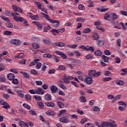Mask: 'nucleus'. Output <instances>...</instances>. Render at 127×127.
<instances>
[{
    "label": "nucleus",
    "instance_id": "obj_30",
    "mask_svg": "<svg viewBox=\"0 0 127 127\" xmlns=\"http://www.w3.org/2000/svg\"><path fill=\"white\" fill-rule=\"evenodd\" d=\"M111 18L113 20H116V19H118V15L116 13H112L111 14Z\"/></svg>",
    "mask_w": 127,
    "mask_h": 127
},
{
    "label": "nucleus",
    "instance_id": "obj_34",
    "mask_svg": "<svg viewBox=\"0 0 127 127\" xmlns=\"http://www.w3.org/2000/svg\"><path fill=\"white\" fill-rule=\"evenodd\" d=\"M52 58L56 63H58V62L60 61L59 58L58 57L54 55L52 56Z\"/></svg>",
    "mask_w": 127,
    "mask_h": 127
},
{
    "label": "nucleus",
    "instance_id": "obj_35",
    "mask_svg": "<svg viewBox=\"0 0 127 127\" xmlns=\"http://www.w3.org/2000/svg\"><path fill=\"white\" fill-rule=\"evenodd\" d=\"M20 73H21V74H22L25 78H29V75L28 74V73L24 72L23 71H21L20 72Z\"/></svg>",
    "mask_w": 127,
    "mask_h": 127
},
{
    "label": "nucleus",
    "instance_id": "obj_56",
    "mask_svg": "<svg viewBox=\"0 0 127 127\" xmlns=\"http://www.w3.org/2000/svg\"><path fill=\"white\" fill-rule=\"evenodd\" d=\"M35 4L37 5V7L41 9V3L39 2H35Z\"/></svg>",
    "mask_w": 127,
    "mask_h": 127
},
{
    "label": "nucleus",
    "instance_id": "obj_19",
    "mask_svg": "<svg viewBox=\"0 0 127 127\" xmlns=\"http://www.w3.org/2000/svg\"><path fill=\"white\" fill-rule=\"evenodd\" d=\"M96 43L98 46H103L105 44V42L103 40H97Z\"/></svg>",
    "mask_w": 127,
    "mask_h": 127
},
{
    "label": "nucleus",
    "instance_id": "obj_53",
    "mask_svg": "<svg viewBox=\"0 0 127 127\" xmlns=\"http://www.w3.org/2000/svg\"><path fill=\"white\" fill-rule=\"evenodd\" d=\"M29 93H30V94H32L33 95H34L35 94H37V91H36V89L33 90H30L29 91Z\"/></svg>",
    "mask_w": 127,
    "mask_h": 127
},
{
    "label": "nucleus",
    "instance_id": "obj_18",
    "mask_svg": "<svg viewBox=\"0 0 127 127\" xmlns=\"http://www.w3.org/2000/svg\"><path fill=\"white\" fill-rule=\"evenodd\" d=\"M92 38L94 40H97L100 38V37L99 36V34L96 33H94L92 34Z\"/></svg>",
    "mask_w": 127,
    "mask_h": 127
},
{
    "label": "nucleus",
    "instance_id": "obj_11",
    "mask_svg": "<svg viewBox=\"0 0 127 127\" xmlns=\"http://www.w3.org/2000/svg\"><path fill=\"white\" fill-rule=\"evenodd\" d=\"M51 91L53 94H55V93H57V92H58V88H57L55 85H53L51 87Z\"/></svg>",
    "mask_w": 127,
    "mask_h": 127
},
{
    "label": "nucleus",
    "instance_id": "obj_17",
    "mask_svg": "<svg viewBox=\"0 0 127 127\" xmlns=\"http://www.w3.org/2000/svg\"><path fill=\"white\" fill-rule=\"evenodd\" d=\"M112 23L115 28H118V29H121V27L119 26L120 25V24H119V21H113L112 22Z\"/></svg>",
    "mask_w": 127,
    "mask_h": 127
},
{
    "label": "nucleus",
    "instance_id": "obj_61",
    "mask_svg": "<svg viewBox=\"0 0 127 127\" xmlns=\"http://www.w3.org/2000/svg\"><path fill=\"white\" fill-rule=\"evenodd\" d=\"M30 73L33 75H36V74H37V71L36 70L31 69L30 70Z\"/></svg>",
    "mask_w": 127,
    "mask_h": 127
},
{
    "label": "nucleus",
    "instance_id": "obj_47",
    "mask_svg": "<svg viewBox=\"0 0 127 127\" xmlns=\"http://www.w3.org/2000/svg\"><path fill=\"white\" fill-rule=\"evenodd\" d=\"M63 81L64 83H65V84H69V83H70V80H69V79H68V77L67 78L64 77L63 79Z\"/></svg>",
    "mask_w": 127,
    "mask_h": 127
},
{
    "label": "nucleus",
    "instance_id": "obj_25",
    "mask_svg": "<svg viewBox=\"0 0 127 127\" xmlns=\"http://www.w3.org/2000/svg\"><path fill=\"white\" fill-rule=\"evenodd\" d=\"M17 94H18V96L20 98H23L24 97V94L23 92L21 90H18L16 91Z\"/></svg>",
    "mask_w": 127,
    "mask_h": 127
},
{
    "label": "nucleus",
    "instance_id": "obj_60",
    "mask_svg": "<svg viewBox=\"0 0 127 127\" xmlns=\"http://www.w3.org/2000/svg\"><path fill=\"white\" fill-rule=\"evenodd\" d=\"M25 124V122H23V121H20L19 124V126L20 127H24V125Z\"/></svg>",
    "mask_w": 127,
    "mask_h": 127
},
{
    "label": "nucleus",
    "instance_id": "obj_21",
    "mask_svg": "<svg viewBox=\"0 0 127 127\" xmlns=\"http://www.w3.org/2000/svg\"><path fill=\"white\" fill-rule=\"evenodd\" d=\"M62 83V81L60 80V83L59 84V87H60V88H62V89H63V90H64V91H66V90H67V87H66L65 86V85H64Z\"/></svg>",
    "mask_w": 127,
    "mask_h": 127
},
{
    "label": "nucleus",
    "instance_id": "obj_41",
    "mask_svg": "<svg viewBox=\"0 0 127 127\" xmlns=\"http://www.w3.org/2000/svg\"><path fill=\"white\" fill-rule=\"evenodd\" d=\"M109 127H117V124L115 123V121L113 123L109 122Z\"/></svg>",
    "mask_w": 127,
    "mask_h": 127
},
{
    "label": "nucleus",
    "instance_id": "obj_37",
    "mask_svg": "<svg viewBox=\"0 0 127 127\" xmlns=\"http://www.w3.org/2000/svg\"><path fill=\"white\" fill-rule=\"evenodd\" d=\"M45 18H46V19L47 20H48V21H49L50 22H53L54 21V20H52L51 19H50V17H49V16L48 15H46V16L44 17Z\"/></svg>",
    "mask_w": 127,
    "mask_h": 127
},
{
    "label": "nucleus",
    "instance_id": "obj_33",
    "mask_svg": "<svg viewBox=\"0 0 127 127\" xmlns=\"http://www.w3.org/2000/svg\"><path fill=\"white\" fill-rule=\"evenodd\" d=\"M76 22H79L83 23L84 22V21H85V19L83 18L78 17V18H76Z\"/></svg>",
    "mask_w": 127,
    "mask_h": 127
},
{
    "label": "nucleus",
    "instance_id": "obj_32",
    "mask_svg": "<svg viewBox=\"0 0 127 127\" xmlns=\"http://www.w3.org/2000/svg\"><path fill=\"white\" fill-rule=\"evenodd\" d=\"M79 99L81 103H86V102H87V100L86 99V97L84 96L80 97Z\"/></svg>",
    "mask_w": 127,
    "mask_h": 127
},
{
    "label": "nucleus",
    "instance_id": "obj_43",
    "mask_svg": "<svg viewBox=\"0 0 127 127\" xmlns=\"http://www.w3.org/2000/svg\"><path fill=\"white\" fill-rule=\"evenodd\" d=\"M112 80L111 77H103L102 78V81L103 82H107V81H111Z\"/></svg>",
    "mask_w": 127,
    "mask_h": 127
},
{
    "label": "nucleus",
    "instance_id": "obj_57",
    "mask_svg": "<svg viewBox=\"0 0 127 127\" xmlns=\"http://www.w3.org/2000/svg\"><path fill=\"white\" fill-rule=\"evenodd\" d=\"M4 34H5V35H11L12 32L9 31H5L4 32Z\"/></svg>",
    "mask_w": 127,
    "mask_h": 127
},
{
    "label": "nucleus",
    "instance_id": "obj_27",
    "mask_svg": "<svg viewBox=\"0 0 127 127\" xmlns=\"http://www.w3.org/2000/svg\"><path fill=\"white\" fill-rule=\"evenodd\" d=\"M94 54L96 56H102V52L101 50H97L95 51Z\"/></svg>",
    "mask_w": 127,
    "mask_h": 127
},
{
    "label": "nucleus",
    "instance_id": "obj_23",
    "mask_svg": "<svg viewBox=\"0 0 127 127\" xmlns=\"http://www.w3.org/2000/svg\"><path fill=\"white\" fill-rule=\"evenodd\" d=\"M54 44L59 47H63V46H65V43H62L61 42L55 43Z\"/></svg>",
    "mask_w": 127,
    "mask_h": 127
},
{
    "label": "nucleus",
    "instance_id": "obj_39",
    "mask_svg": "<svg viewBox=\"0 0 127 127\" xmlns=\"http://www.w3.org/2000/svg\"><path fill=\"white\" fill-rule=\"evenodd\" d=\"M91 32V29L89 28H85L83 30V33H90Z\"/></svg>",
    "mask_w": 127,
    "mask_h": 127
},
{
    "label": "nucleus",
    "instance_id": "obj_38",
    "mask_svg": "<svg viewBox=\"0 0 127 127\" xmlns=\"http://www.w3.org/2000/svg\"><path fill=\"white\" fill-rule=\"evenodd\" d=\"M85 51H92V52H94V51H95V49H94L93 47H88L86 48Z\"/></svg>",
    "mask_w": 127,
    "mask_h": 127
},
{
    "label": "nucleus",
    "instance_id": "obj_44",
    "mask_svg": "<svg viewBox=\"0 0 127 127\" xmlns=\"http://www.w3.org/2000/svg\"><path fill=\"white\" fill-rule=\"evenodd\" d=\"M66 112H67V111L65 109L60 110L59 111L60 114L59 115V117H60V116H61L62 115H64L65 113H66Z\"/></svg>",
    "mask_w": 127,
    "mask_h": 127
},
{
    "label": "nucleus",
    "instance_id": "obj_36",
    "mask_svg": "<svg viewBox=\"0 0 127 127\" xmlns=\"http://www.w3.org/2000/svg\"><path fill=\"white\" fill-rule=\"evenodd\" d=\"M101 57L102 59H103V61H104V62L107 63L109 61V58H108V57L105 55H102Z\"/></svg>",
    "mask_w": 127,
    "mask_h": 127
},
{
    "label": "nucleus",
    "instance_id": "obj_28",
    "mask_svg": "<svg viewBox=\"0 0 127 127\" xmlns=\"http://www.w3.org/2000/svg\"><path fill=\"white\" fill-rule=\"evenodd\" d=\"M43 43H44V44H46V45H48L49 44H50V40L47 39V38H45L44 39V40H43Z\"/></svg>",
    "mask_w": 127,
    "mask_h": 127
},
{
    "label": "nucleus",
    "instance_id": "obj_6",
    "mask_svg": "<svg viewBox=\"0 0 127 127\" xmlns=\"http://www.w3.org/2000/svg\"><path fill=\"white\" fill-rule=\"evenodd\" d=\"M39 62V59H36L34 60L35 63H36V69H40L41 68V66L42 65V64Z\"/></svg>",
    "mask_w": 127,
    "mask_h": 127
},
{
    "label": "nucleus",
    "instance_id": "obj_3",
    "mask_svg": "<svg viewBox=\"0 0 127 127\" xmlns=\"http://www.w3.org/2000/svg\"><path fill=\"white\" fill-rule=\"evenodd\" d=\"M65 31V28H63L61 29H53L52 30H51V32H52V34L53 35H56L57 34H59V32H64Z\"/></svg>",
    "mask_w": 127,
    "mask_h": 127
},
{
    "label": "nucleus",
    "instance_id": "obj_26",
    "mask_svg": "<svg viewBox=\"0 0 127 127\" xmlns=\"http://www.w3.org/2000/svg\"><path fill=\"white\" fill-rule=\"evenodd\" d=\"M46 106H47V107H51V108H53L55 107V104H54L53 102H47L46 103Z\"/></svg>",
    "mask_w": 127,
    "mask_h": 127
},
{
    "label": "nucleus",
    "instance_id": "obj_49",
    "mask_svg": "<svg viewBox=\"0 0 127 127\" xmlns=\"http://www.w3.org/2000/svg\"><path fill=\"white\" fill-rule=\"evenodd\" d=\"M78 7V9L80 10H84L85 9V6H84L83 4H79Z\"/></svg>",
    "mask_w": 127,
    "mask_h": 127
},
{
    "label": "nucleus",
    "instance_id": "obj_45",
    "mask_svg": "<svg viewBox=\"0 0 127 127\" xmlns=\"http://www.w3.org/2000/svg\"><path fill=\"white\" fill-rule=\"evenodd\" d=\"M32 47L34 49H38V48H39V45H38L36 43H33Z\"/></svg>",
    "mask_w": 127,
    "mask_h": 127
},
{
    "label": "nucleus",
    "instance_id": "obj_63",
    "mask_svg": "<svg viewBox=\"0 0 127 127\" xmlns=\"http://www.w3.org/2000/svg\"><path fill=\"white\" fill-rule=\"evenodd\" d=\"M2 96H3V98L4 99H6V100H7V99H8L9 98V95H8V94H6V93H3L2 94Z\"/></svg>",
    "mask_w": 127,
    "mask_h": 127
},
{
    "label": "nucleus",
    "instance_id": "obj_55",
    "mask_svg": "<svg viewBox=\"0 0 127 127\" xmlns=\"http://www.w3.org/2000/svg\"><path fill=\"white\" fill-rule=\"evenodd\" d=\"M3 108H4V109H5V110H7V109H10V106H9V105H8V104H7L6 103V104H4L3 106Z\"/></svg>",
    "mask_w": 127,
    "mask_h": 127
},
{
    "label": "nucleus",
    "instance_id": "obj_59",
    "mask_svg": "<svg viewBox=\"0 0 127 127\" xmlns=\"http://www.w3.org/2000/svg\"><path fill=\"white\" fill-rule=\"evenodd\" d=\"M104 53L105 54V55H111V52H110L108 50H105Z\"/></svg>",
    "mask_w": 127,
    "mask_h": 127
},
{
    "label": "nucleus",
    "instance_id": "obj_5",
    "mask_svg": "<svg viewBox=\"0 0 127 127\" xmlns=\"http://www.w3.org/2000/svg\"><path fill=\"white\" fill-rule=\"evenodd\" d=\"M84 82L88 85H91L93 84V79L90 77L87 76L84 79Z\"/></svg>",
    "mask_w": 127,
    "mask_h": 127
},
{
    "label": "nucleus",
    "instance_id": "obj_40",
    "mask_svg": "<svg viewBox=\"0 0 127 127\" xmlns=\"http://www.w3.org/2000/svg\"><path fill=\"white\" fill-rule=\"evenodd\" d=\"M0 18H1V19H2L3 20H4L5 21H9L8 18L4 16L3 15H1Z\"/></svg>",
    "mask_w": 127,
    "mask_h": 127
},
{
    "label": "nucleus",
    "instance_id": "obj_52",
    "mask_svg": "<svg viewBox=\"0 0 127 127\" xmlns=\"http://www.w3.org/2000/svg\"><path fill=\"white\" fill-rule=\"evenodd\" d=\"M4 60L5 61L6 63H11L12 62L11 59H10V58H5Z\"/></svg>",
    "mask_w": 127,
    "mask_h": 127
},
{
    "label": "nucleus",
    "instance_id": "obj_29",
    "mask_svg": "<svg viewBox=\"0 0 127 127\" xmlns=\"http://www.w3.org/2000/svg\"><path fill=\"white\" fill-rule=\"evenodd\" d=\"M109 127V122H103L101 123V125L99 127Z\"/></svg>",
    "mask_w": 127,
    "mask_h": 127
},
{
    "label": "nucleus",
    "instance_id": "obj_8",
    "mask_svg": "<svg viewBox=\"0 0 127 127\" xmlns=\"http://www.w3.org/2000/svg\"><path fill=\"white\" fill-rule=\"evenodd\" d=\"M35 25H36L37 26V29L38 30H42L43 29V28L42 27V25L40 24H39V22H36V21H33L32 22Z\"/></svg>",
    "mask_w": 127,
    "mask_h": 127
},
{
    "label": "nucleus",
    "instance_id": "obj_15",
    "mask_svg": "<svg viewBox=\"0 0 127 127\" xmlns=\"http://www.w3.org/2000/svg\"><path fill=\"white\" fill-rule=\"evenodd\" d=\"M15 77L14 74L13 73H9L7 76V78L9 80V81H12L13 79Z\"/></svg>",
    "mask_w": 127,
    "mask_h": 127
},
{
    "label": "nucleus",
    "instance_id": "obj_50",
    "mask_svg": "<svg viewBox=\"0 0 127 127\" xmlns=\"http://www.w3.org/2000/svg\"><path fill=\"white\" fill-rule=\"evenodd\" d=\"M34 99L35 100H37L38 101H41L42 99L41 98V97L40 96H38L37 95H34L33 96Z\"/></svg>",
    "mask_w": 127,
    "mask_h": 127
},
{
    "label": "nucleus",
    "instance_id": "obj_13",
    "mask_svg": "<svg viewBox=\"0 0 127 127\" xmlns=\"http://www.w3.org/2000/svg\"><path fill=\"white\" fill-rule=\"evenodd\" d=\"M13 9L15 10V11H17V12H21L22 13V10H21V8L20 7H17V6L16 5H13L12 6Z\"/></svg>",
    "mask_w": 127,
    "mask_h": 127
},
{
    "label": "nucleus",
    "instance_id": "obj_62",
    "mask_svg": "<svg viewBox=\"0 0 127 127\" xmlns=\"http://www.w3.org/2000/svg\"><path fill=\"white\" fill-rule=\"evenodd\" d=\"M94 112H100V108L98 106H95L93 108Z\"/></svg>",
    "mask_w": 127,
    "mask_h": 127
},
{
    "label": "nucleus",
    "instance_id": "obj_7",
    "mask_svg": "<svg viewBox=\"0 0 127 127\" xmlns=\"http://www.w3.org/2000/svg\"><path fill=\"white\" fill-rule=\"evenodd\" d=\"M56 53L57 54V55H60V56H61L63 59H67V56H66V54L63 53V52L57 51L56 52Z\"/></svg>",
    "mask_w": 127,
    "mask_h": 127
},
{
    "label": "nucleus",
    "instance_id": "obj_58",
    "mask_svg": "<svg viewBox=\"0 0 127 127\" xmlns=\"http://www.w3.org/2000/svg\"><path fill=\"white\" fill-rule=\"evenodd\" d=\"M104 74H105V76H110L112 74V73L111 72V71L107 70V71H105V73Z\"/></svg>",
    "mask_w": 127,
    "mask_h": 127
},
{
    "label": "nucleus",
    "instance_id": "obj_48",
    "mask_svg": "<svg viewBox=\"0 0 127 127\" xmlns=\"http://www.w3.org/2000/svg\"><path fill=\"white\" fill-rule=\"evenodd\" d=\"M43 57L44 58H51V57H52V56L51 55V54H46L43 55Z\"/></svg>",
    "mask_w": 127,
    "mask_h": 127
},
{
    "label": "nucleus",
    "instance_id": "obj_22",
    "mask_svg": "<svg viewBox=\"0 0 127 127\" xmlns=\"http://www.w3.org/2000/svg\"><path fill=\"white\" fill-rule=\"evenodd\" d=\"M116 84L119 86H123L125 84V82L122 80H118L116 81Z\"/></svg>",
    "mask_w": 127,
    "mask_h": 127
},
{
    "label": "nucleus",
    "instance_id": "obj_14",
    "mask_svg": "<svg viewBox=\"0 0 127 127\" xmlns=\"http://www.w3.org/2000/svg\"><path fill=\"white\" fill-rule=\"evenodd\" d=\"M51 23H53V26L57 28L59 27V20H54L53 22H51Z\"/></svg>",
    "mask_w": 127,
    "mask_h": 127
},
{
    "label": "nucleus",
    "instance_id": "obj_54",
    "mask_svg": "<svg viewBox=\"0 0 127 127\" xmlns=\"http://www.w3.org/2000/svg\"><path fill=\"white\" fill-rule=\"evenodd\" d=\"M10 71L12 72L13 73H15V74H17V73H18L17 69H16L15 68H10Z\"/></svg>",
    "mask_w": 127,
    "mask_h": 127
},
{
    "label": "nucleus",
    "instance_id": "obj_51",
    "mask_svg": "<svg viewBox=\"0 0 127 127\" xmlns=\"http://www.w3.org/2000/svg\"><path fill=\"white\" fill-rule=\"evenodd\" d=\"M23 106L26 109H27V110H30V106L28 105V104L26 103H24L23 104Z\"/></svg>",
    "mask_w": 127,
    "mask_h": 127
},
{
    "label": "nucleus",
    "instance_id": "obj_2",
    "mask_svg": "<svg viewBox=\"0 0 127 127\" xmlns=\"http://www.w3.org/2000/svg\"><path fill=\"white\" fill-rule=\"evenodd\" d=\"M11 15L13 17V19L15 21H20V22H23L24 19L21 17H18L14 14V13L12 12Z\"/></svg>",
    "mask_w": 127,
    "mask_h": 127
},
{
    "label": "nucleus",
    "instance_id": "obj_9",
    "mask_svg": "<svg viewBox=\"0 0 127 127\" xmlns=\"http://www.w3.org/2000/svg\"><path fill=\"white\" fill-rule=\"evenodd\" d=\"M27 15L28 16H30L32 19H33V20H38L39 19V17L37 15H33L32 16V13H28Z\"/></svg>",
    "mask_w": 127,
    "mask_h": 127
},
{
    "label": "nucleus",
    "instance_id": "obj_31",
    "mask_svg": "<svg viewBox=\"0 0 127 127\" xmlns=\"http://www.w3.org/2000/svg\"><path fill=\"white\" fill-rule=\"evenodd\" d=\"M57 105L60 108V109H62L63 108H64V103L61 101L58 102Z\"/></svg>",
    "mask_w": 127,
    "mask_h": 127
},
{
    "label": "nucleus",
    "instance_id": "obj_42",
    "mask_svg": "<svg viewBox=\"0 0 127 127\" xmlns=\"http://www.w3.org/2000/svg\"><path fill=\"white\" fill-rule=\"evenodd\" d=\"M12 84H14V85H17L18 84V79L17 78H14L13 80H12Z\"/></svg>",
    "mask_w": 127,
    "mask_h": 127
},
{
    "label": "nucleus",
    "instance_id": "obj_1",
    "mask_svg": "<svg viewBox=\"0 0 127 127\" xmlns=\"http://www.w3.org/2000/svg\"><path fill=\"white\" fill-rule=\"evenodd\" d=\"M88 75L94 77H100L101 72L100 71H97L96 72V70H91L88 71Z\"/></svg>",
    "mask_w": 127,
    "mask_h": 127
},
{
    "label": "nucleus",
    "instance_id": "obj_12",
    "mask_svg": "<svg viewBox=\"0 0 127 127\" xmlns=\"http://www.w3.org/2000/svg\"><path fill=\"white\" fill-rule=\"evenodd\" d=\"M46 114L51 117H55L56 113L53 111L49 110L46 112Z\"/></svg>",
    "mask_w": 127,
    "mask_h": 127
},
{
    "label": "nucleus",
    "instance_id": "obj_64",
    "mask_svg": "<svg viewBox=\"0 0 127 127\" xmlns=\"http://www.w3.org/2000/svg\"><path fill=\"white\" fill-rule=\"evenodd\" d=\"M85 127H94V125L91 123H87L85 125Z\"/></svg>",
    "mask_w": 127,
    "mask_h": 127
},
{
    "label": "nucleus",
    "instance_id": "obj_10",
    "mask_svg": "<svg viewBox=\"0 0 127 127\" xmlns=\"http://www.w3.org/2000/svg\"><path fill=\"white\" fill-rule=\"evenodd\" d=\"M60 122L62 123H68L69 122V117H62L60 119Z\"/></svg>",
    "mask_w": 127,
    "mask_h": 127
},
{
    "label": "nucleus",
    "instance_id": "obj_16",
    "mask_svg": "<svg viewBox=\"0 0 127 127\" xmlns=\"http://www.w3.org/2000/svg\"><path fill=\"white\" fill-rule=\"evenodd\" d=\"M37 94L38 95H44V90L41 88L36 89Z\"/></svg>",
    "mask_w": 127,
    "mask_h": 127
},
{
    "label": "nucleus",
    "instance_id": "obj_20",
    "mask_svg": "<svg viewBox=\"0 0 127 127\" xmlns=\"http://www.w3.org/2000/svg\"><path fill=\"white\" fill-rule=\"evenodd\" d=\"M44 99L46 101H51L52 100V96L50 94H47L44 96Z\"/></svg>",
    "mask_w": 127,
    "mask_h": 127
},
{
    "label": "nucleus",
    "instance_id": "obj_24",
    "mask_svg": "<svg viewBox=\"0 0 127 127\" xmlns=\"http://www.w3.org/2000/svg\"><path fill=\"white\" fill-rule=\"evenodd\" d=\"M104 17L105 20L109 21L110 20V17H111V14L109 13H107L104 15Z\"/></svg>",
    "mask_w": 127,
    "mask_h": 127
},
{
    "label": "nucleus",
    "instance_id": "obj_46",
    "mask_svg": "<svg viewBox=\"0 0 127 127\" xmlns=\"http://www.w3.org/2000/svg\"><path fill=\"white\" fill-rule=\"evenodd\" d=\"M25 98L26 101H30L31 100V96L28 94H26L25 95Z\"/></svg>",
    "mask_w": 127,
    "mask_h": 127
},
{
    "label": "nucleus",
    "instance_id": "obj_4",
    "mask_svg": "<svg viewBox=\"0 0 127 127\" xmlns=\"http://www.w3.org/2000/svg\"><path fill=\"white\" fill-rule=\"evenodd\" d=\"M10 44L16 46H18L21 44V41L19 40L13 39L10 41Z\"/></svg>",
    "mask_w": 127,
    "mask_h": 127
}]
</instances>
